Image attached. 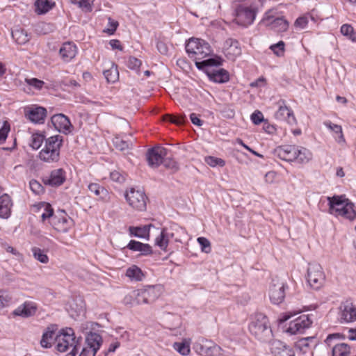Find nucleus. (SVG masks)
Instances as JSON below:
<instances>
[{"mask_svg":"<svg viewBox=\"0 0 356 356\" xmlns=\"http://www.w3.org/2000/svg\"><path fill=\"white\" fill-rule=\"evenodd\" d=\"M186 51L189 57L194 59L196 67L200 70H206L209 67L221 64L218 58L204 59L211 55L212 51L209 43L202 39H190L186 44Z\"/></svg>","mask_w":356,"mask_h":356,"instance_id":"obj_1","label":"nucleus"},{"mask_svg":"<svg viewBox=\"0 0 356 356\" xmlns=\"http://www.w3.org/2000/svg\"><path fill=\"white\" fill-rule=\"evenodd\" d=\"M81 341L82 337H76L72 328L65 327L59 330L55 348L60 353L70 350L66 356H76L80 348Z\"/></svg>","mask_w":356,"mask_h":356,"instance_id":"obj_2","label":"nucleus"},{"mask_svg":"<svg viewBox=\"0 0 356 356\" xmlns=\"http://www.w3.org/2000/svg\"><path fill=\"white\" fill-rule=\"evenodd\" d=\"M329 205V213L336 216H342L350 220L356 218V211L353 204L344 195L327 197Z\"/></svg>","mask_w":356,"mask_h":356,"instance_id":"obj_3","label":"nucleus"},{"mask_svg":"<svg viewBox=\"0 0 356 356\" xmlns=\"http://www.w3.org/2000/svg\"><path fill=\"white\" fill-rule=\"evenodd\" d=\"M250 333L259 341L269 342L273 337V332L268 318L263 314H257L249 325Z\"/></svg>","mask_w":356,"mask_h":356,"instance_id":"obj_4","label":"nucleus"},{"mask_svg":"<svg viewBox=\"0 0 356 356\" xmlns=\"http://www.w3.org/2000/svg\"><path fill=\"white\" fill-rule=\"evenodd\" d=\"M62 143L63 137L59 135L46 139L44 147L39 153L40 160L47 163L57 162L59 160Z\"/></svg>","mask_w":356,"mask_h":356,"instance_id":"obj_5","label":"nucleus"},{"mask_svg":"<svg viewBox=\"0 0 356 356\" xmlns=\"http://www.w3.org/2000/svg\"><path fill=\"white\" fill-rule=\"evenodd\" d=\"M160 286H147L145 288L138 289L134 292L137 304H151L161 295Z\"/></svg>","mask_w":356,"mask_h":356,"instance_id":"obj_6","label":"nucleus"},{"mask_svg":"<svg viewBox=\"0 0 356 356\" xmlns=\"http://www.w3.org/2000/svg\"><path fill=\"white\" fill-rule=\"evenodd\" d=\"M325 275L321 266L318 264H310L307 268V280L314 289H319L323 284Z\"/></svg>","mask_w":356,"mask_h":356,"instance_id":"obj_7","label":"nucleus"},{"mask_svg":"<svg viewBox=\"0 0 356 356\" xmlns=\"http://www.w3.org/2000/svg\"><path fill=\"white\" fill-rule=\"evenodd\" d=\"M125 199L133 209L139 211L146 209L147 196L143 191L131 188L125 193Z\"/></svg>","mask_w":356,"mask_h":356,"instance_id":"obj_8","label":"nucleus"},{"mask_svg":"<svg viewBox=\"0 0 356 356\" xmlns=\"http://www.w3.org/2000/svg\"><path fill=\"white\" fill-rule=\"evenodd\" d=\"M102 343L101 335L95 332H90L86 338L85 346L79 356H95Z\"/></svg>","mask_w":356,"mask_h":356,"instance_id":"obj_9","label":"nucleus"},{"mask_svg":"<svg viewBox=\"0 0 356 356\" xmlns=\"http://www.w3.org/2000/svg\"><path fill=\"white\" fill-rule=\"evenodd\" d=\"M193 349L202 356H219L220 347L211 341L200 339L193 345Z\"/></svg>","mask_w":356,"mask_h":356,"instance_id":"obj_10","label":"nucleus"},{"mask_svg":"<svg viewBox=\"0 0 356 356\" xmlns=\"http://www.w3.org/2000/svg\"><path fill=\"white\" fill-rule=\"evenodd\" d=\"M340 337V334L338 333L329 334L325 340V343L328 346H332V356H349L350 353L349 345L345 343H334V341L339 339Z\"/></svg>","mask_w":356,"mask_h":356,"instance_id":"obj_11","label":"nucleus"},{"mask_svg":"<svg viewBox=\"0 0 356 356\" xmlns=\"http://www.w3.org/2000/svg\"><path fill=\"white\" fill-rule=\"evenodd\" d=\"M312 320L309 315L302 314L289 323L286 332L291 334H301L310 327Z\"/></svg>","mask_w":356,"mask_h":356,"instance_id":"obj_12","label":"nucleus"},{"mask_svg":"<svg viewBox=\"0 0 356 356\" xmlns=\"http://www.w3.org/2000/svg\"><path fill=\"white\" fill-rule=\"evenodd\" d=\"M254 8L239 6L236 9V22L243 26H248L253 23L256 17Z\"/></svg>","mask_w":356,"mask_h":356,"instance_id":"obj_13","label":"nucleus"},{"mask_svg":"<svg viewBox=\"0 0 356 356\" xmlns=\"http://www.w3.org/2000/svg\"><path fill=\"white\" fill-rule=\"evenodd\" d=\"M278 110L275 113V117L280 121H286L289 124H296V119L293 115V111L286 105L284 99H280L277 102Z\"/></svg>","mask_w":356,"mask_h":356,"instance_id":"obj_14","label":"nucleus"},{"mask_svg":"<svg viewBox=\"0 0 356 356\" xmlns=\"http://www.w3.org/2000/svg\"><path fill=\"white\" fill-rule=\"evenodd\" d=\"M178 229L179 227L177 225L163 228L155 239V244L162 250L166 251L170 240L175 237V232Z\"/></svg>","mask_w":356,"mask_h":356,"instance_id":"obj_15","label":"nucleus"},{"mask_svg":"<svg viewBox=\"0 0 356 356\" xmlns=\"http://www.w3.org/2000/svg\"><path fill=\"white\" fill-rule=\"evenodd\" d=\"M273 10H268L266 13L265 17L263 19V22L266 26H270V28L277 32H284L288 29L289 23L283 17H276L275 19L273 15Z\"/></svg>","mask_w":356,"mask_h":356,"instance_id":"obj_16","label":"nucleus"},{"mask_svg":"<svg viewBox=\"0 0 356 356\" xmlns=\"http://www.w3.org/2000/svg\"><path fill=\"white\" fill-rule=\"evenodd\" d=\"M166 156V149L161 147H154L149 149L146 156L148 165L151 168H158Z\"/></svg>","mask_w":356,"mask_h":356,"instance_id":"obj_17","label":"nucleus"},{"mask_svg":"<svg viewBox=\"0 0 356 356\" xmlns=\"http://www.w3.org/2000/svg\"><path fill=\"white\" fill-rule=\"evenodd\" d=\"M269 297L273 304L279 305L282 302L285 297V284L278 280H273Z\"/></svg>","mask_w":356,"mask_h":356,"instance_id":"obj_18","label":"nucleus"},{"mask_svg":"<svg viewBox=\"0 0 356 356\" xmlns=\"http://www.w3.org/2000/svg\"><path fill=\"white\" fill-rule=\"evenodd\" d=\"M54 128L59 132L67 134L70 133L72 126L69 118L62 113L54 115L51 118Z\"/></svg>","mask_w":356,"mask_h":356,"instance_id":"obj_19","label":"nucleus"},{"mask_svg":"<svg viewBox=\"0 0 356 356\" xmlns=\"http://www.w3.org/2000/svg\"><path fill=\"white\" fill-rule=\"evenodd\" d=\"M339 319L341 323H350L356 320V306L348 301L340 306Z\"/></svg>","mask_w":356,"mask_h":356,"instance_id":"obj_20","label":"nucleus"},{"mask_svg":"<svg viewBox=\"0 0 356 356\" xmlns=\"http://www.w3.org/2000/svg\"><path fill=\"white\" fill-rule=\"evenodd\" d=\"M47 115V110L42 106H32L25 108V116L35 124H42Z\"/></svg>","mask_w":356,"mask_h":356,"instance_id":"obj_21","label":"nucleus"},{"mask_svg":"<svg viewBox=\"0 0 356 356\" xmlns=\"http://www.w3.org/2000/svg\"><path fill=\"white\" fill-rule=\"evenodd\" d=\"M57 330L58 327L55 325H51L47 327L40 340L42 347L49 348L53 343L56 344L57 337L59 334V331L57 332Z\"/></svg>","mask_w":356,"mask_h":356,"instance_id":"obj_22","label":"nucleus"},{"mask_svg":"<svg viewBox=\"0 0 356 356\" xmlns=\"http://www.w3.org/2000/svg\"><path fill=\"white\" fill-rule=\"evenodd\" d=\"M223 51L226 57L230 60H234L236 57L241 54L239 42L232 38H229L225 40L223 45Z\"/></svg>","mask_w":356,"mask_h":356,"instance_id":"obj_23","label":"nucleus"},{"mask_svg":"<svg viewBox=\"0 0 356 356\" xmlns=\"http://www.w3.org/2000/svg\"><path fill=\"white\" fill-rule=\"evenodd\" d=\"M38 309V305L32 301H26L19 305L15 311L14 314L24 318H29L33 316Z\"/></svg>","mask_w":356,"mask_h":356,"instance_id":"obj_24","label":"nucleus"},{"mask_svg":"<svg viewBox=\"0 0 356 356\" xmlns=\"http://www.w3.org/2000/svg\"><path fill=\"white\" fill-rule=\"evenodd\" d=\"M65 180V172L62 169L54 170L50 175L43 179L44 184L51 186H60Z\"/></svg>","mask_w":356,"mask_h":356,"instance_id":"obj_25","label":"nucleus"},{"mask_svg":"<svg viewBox=\"0 0 356 356\" xmlns=\"http://www.w3.org/2000/svg\"><path fill=\"white\" fill-rule=\"evenodd\" d=\"M270 350L275 356H295L293 350L279 340L271 342Z\"/></svg>","mask_w":356,"mask_h":356,"instance_id":"obj_26","label":"nucleus"},{"mask_svg":"<svg viewBox=\"0 0 356 356\" xmlns=\"http://www.w3.org/2000/svg\"><path fill=\"white\" fill-rule=\"evenodd\" d=\"M296 147L295 145H283L275 149V154L282 160L292 162L296 159Z\"/></svg>","mask_w":356,"mask_h":356,"instance_id":"obj_27","label":"nucleus"},{"mask_svg":"<svg viewBox=\"0 0 356 356\" xmlns=\"http://www.w3.org/2000/svg\"><path fill=\"white\" fill-rule=\"evenodd\" d=\"M72 220L63 211L60 216H54L52 223L55 229L61 232H66L72 225Z\"/></svg>","mask_w":356,"mask_h":356,"instance_id":"obj_28","label":"nucleus"},{"mask_svg":"<svg viewBox=\"0 0 356 356\" xmlns=\"http://www.w3.org/2000/svg\"><path fill=\"white\" fill-rule=\"evenodd\" d=\"M77 54L76 46L72 42H65L59 50L60 58L64 62H69L73 59Z\"/></svg>","mask_w":356,"mask_h":356,"instance_id":"obj_29","label":"nucleus"},{"mask_svg":"<svg viewBox=\"0 0 356 356\" xmlns=\"http://www.w3.org/2000/svg\"><path fill=\"white\" fill-rule=\"evenodd\" d=\"M13 207L12 199L8 194L5 193L0 196V218L7 219L11 214Z\"/></svg>","mask_w":356,"mask_h":356,"instance_id":"obj_30","label":"nucleus"},{"mask_svg":"<svg viewBox=\"0 0 356 356\" xmlns=\"http://www.w3.org/2000/svg\"><path fill=\"white\" fill-rule=\"evenodd\" d=\"M127 248L133 251L140 252L143 255H149L152 254V247L149 244L143 243L134 240H131Z\"/></svg>","mask_w":356,"mask_h":356,"instance_id":"obj_31","label":"nucleus"},{"mask_svg":"<svg viewBox=\"0 0 356 356\" xmlns=\"http://www.w3.org/2000/svg\"><path fill=\"white\" fill-rule=\"evenodd\" d=\"M88 190L94 193L96 196L104 202H108L110 200L108 191L104 187L101 186L97 183H90L88 186Z\"/></svg>","mask_w":356,"mask_h":356,"instance_id":"obj_32","label":"nucleus"},{"mask_svg":"<svg viewBox=\"0 0 356 356\" xmlns=\"http://www.w3.org/2000/svg\"><path fill=\"white\" fill-rule=\"evenodd\" d=\"M151 227H152V225H144L143 227L131 226L129 227V231L131 236L149 240Z\"/></svg>","mask_w":356,"mask_h":356,"instance_id":"obj_33","label":"nucleus"},{"mask_svg":"<svg viewBox=\"0 0 356 356\" xmlns=\"http://www.w3.org/2000/svg\"><path fill=\"white\" fill-rule=\"evenodd\" d=\"M296 159L294 161L298 163H306L312 159V153L305 147H296Z\"/></svg>","mask_w":356,"mask_h":356,"instance_id":"obj_34","label":"nucleus"},{"mask_svg":"<svg viewBox=\"0 0 356 356\" xmlns=\"http://www.w3.org/2000/svg\"><path fill=\"white\" fill-rule=\"evenodd\" d=\"M104 76L108 83H115L119 79V72L117 65L113 63H111V67L103 72Z\"/></svg>","mask_w":356,"mask_h":356,"instance_id":"obj_35","label":"nucleus"},{"mask_svg":"<svg viewBox=\"0 0 356 356\" xmlns=\"http://www.w3.org/2000/svg\"><path fill=\"white\" fill-rule=\"evenodd\" d=\"M38 210L39 212H41V218L43 222L53 217L54 210L49 203H40L38 206Z\"/></svg>","mask_w":356,"mask_h":356,"instance_id":"obj_36","label":"nucleus"},{"mask_svg":"<svg viewBox=\"0 0 356 356\" xmlns=\"http://www.w3.org/2000/svg\"><path fill=\"white\" fill-rule=\"evenodd\" d=\"M126 275L131 280L134 281H141L144 277V275L140 270L136 266H132L129 268L126 271Z\"/></svg>","mask_w":356,"mask_h":356,"instance_id":"obj_37","label":"nucleus"},{"mask_svg":"<svg viewBox=\"0 0 356 356\" xmlns=\"http://www.w3.org/2000/svg\"><path fill=\"white\" fill-rule=\"evenodd\" d=\"M326 127L331 129L336 134V140L340 143L344 141V138L342 132V128L340 125L332 123L330 121H326L324 122Z\"/></svg>","mask_w":356,"mask_h":356,"instance_id":"obj_38","label":"nucleus"},{"mask_svg":"<svg viewBox=\"0 0 356 356\" xmlns=\"http://www.w3.org/2000/svg\"><path fill=\"white\" fill-rule=\"evenodd\" d=\"M12 37L20 44H25L30 40L29 35L24 30H15L13 31Z\"/></svg>","mask_w":356,"mask_h":356,"instance_id":"obj_39","label":"nucleus"},{"mask_svg":"<svg viewBox=\"0 0 356 356\" xmlns=\"http://www.w3.org/2000/svg\"><path fill=\"white\" fill-rule=\"evenodd\" d=\"M211 78L218 83H225L229 80L228 72L223 69H220L213 72L211 76Z\"/></svg>","mask_w":356,"mask_h":356,"instance_id":"obj_40","label":"nucleus"},{"mask_svg":"<svg viewBox=\"0 0 356 356\" xmlns=\"http://www.w3.org/2000/svg\"><path fill=\"white\" fill-rule=\"evenodd\" d=\"M35 12L38 14H44L48 12L52 5L48 0H37L35 3Z\"/></svg>","mask_w":356,"mask_h":356,"instance_id":"obj_41","label":"nucleus"},{"mask_svg":"<svg viewBox=\"0 0 356 356\" xmlns=\"http://www.w3.org/2000/svg\"><path fill=\"white\" fill-rule=\"evenodd\" d=\"M113 144L116 149L120 151H124L132 147V143L124 140L120 137H115L113 138Z\"/></svg>","mask_w":356,"mask_h":356,"instance_id":"obj_42","label":"nucleus"},{"mask_svg":"<svg viewBox=\"0 0 356 356\" xmlns=\"http://www.w3.org/2000/svg\"><path fill=\"white\" fill-rule=\"evenodd\" d=\"M204 161L207 165L212 168L216 166L223 167L225 165V160L213 156H205Z\"/></svg>","mask_w":356,"mask_h":356,"instance_id":"obj_43","label":"nucleus"},{"mask_svg":"<svg viewBox=\"0 0 356 356\" xmlns=\"http://www.w3.org/2000/svg\"><path fill=\"white\" fill-rule=\"evenodd\" d=\"M44 137L43 135L40 134H34L31 136L30 146L33 149H38L41 147L44 141Z\"/></svg>","mask_w":356,"mask_h":356,"instance_id":"obj_44","label":"nucleus"},{"mask_svg":"<svg viewBox=\"0 0 356 356\" xmlns=\"http://www.w3.org/2000/svg\"><path fill=\"white\" fill-rule=\"evenodd\" d=\"M341 33L348 37L350 40L353 42H356V33H354L353 28L349 24H343L341 27Z\"/></svg>","mask_w":356,"mask_h":356,"instance_id":"obj_45","label":"nucleus"},{"mask_svg":"<svg viewBox=\"0 0 356 356\" xmlns=\"http://www.w3.org/2000/svg\"><path fill=\"white\" fill-rule=\"evenodd\" d=\"M33 257L35 259L40 261L42 264H47L49 261L47 255L44 252L43 250L38 248H33L32 249Z\"/></svg>","mask_w":356,"mask_h":356,"instance_id":"obj_46","label":"nucleus"},{"mask_svg":"<svg viewBox=\"0 0 356 356\" xmlns=\"http://www.w3.org/2000/svg\"><path fill=\"white\" fill-rule=\"evenodd\" d=\"M70 1L77 5L79 8L86 11H90L92 8V4L94 0H70Z\"/></svg>","mask_w":356,"mask_h":356,"instance_id":"obj_47","label":"nucleus"},{"mask_svg":"<svg viewBox=\"0 0 356 356\" xmlns=\"http://www.w3.org/2000/svg\"><path fill=\"white\" fill-rule=\"evenodd\" d=\"M164 120L169 121L171 123H174L176 124H182L185 122L186 120V117L185 115L181 116H175L170 114L165 115L164 117Z\"/></svg>","mask_w":356,"mask_h":356,"instance_id":"obj_48","label":"nucleus"},{"mask_svg":"<svg viewBox=\"0 0 356 356\" xmlns=\"http://www.w3.org/2000/svg\"><path fill=\"white\" fill-rule=\"evenodd\" d=\"M198 243L201 246V250L205 253H209L211 250V243L204 237H198L197 239Z\"/></svg>","mask_w":356,"mask_h":356,"instance_id":"obj_49","label":"nucleus"},{"mask_svg":"<svg viewBox=\"0 0 356 356\" xmlns=\"http://www.w3.org/2000/svg\"><path fill=\"white\" fill-rule=\"evenodd\" d=\"M162 163L166 168L170 169L173 172H176L179 170V165H178L177 163L172 159H169V158L165 159L163 157Z\"/></svg>","mask_w":356,"mask_h":356,"instance_id":"obj_50","label":"nucleus"},{"mask_svg":"<svg viewBox=\"0 0 356 356\" xmlns=\"http://www.w3.org/2000/svg\"><path fill=\"white\" fill-rule=\"evenodd\" d=\"M284 42L283 41H280L277 44H273L270 46V49L278 56H280L283 54L284 51Z\"/></svg>","mask_w":356,"mask_h":356,"instance_id":"obj_51","label":"nucleus"},{"mask_svg":"<svg viewBox=\"0 0 356 356\" xmlns=\"http://www.w3.org/2000/svg\"><path fill=\"white\" fill-rule=\"evenodd\" d=\"M297 347L302 351L304 353H306L307 352H312V349L310 348L309 344V339L305 338L301 340H300L297 344Z\"/></svg>","mask_w":356,"mask_h":356,"instance_id":"obj_52","label":"nucleus"},{"mask_svg":"<svg viewBox=\"0 0 356 356\" xmlns=\"http://www.w3.org/2000/svg\"><path fill=\"white\" fill-rule=\"evenodd\" d=\"M31 190L37 195L40 194L43 192V187L38 181L32 179L29 183Z\"/></svg>","mask_w":356,"mask_h":356,"instance_id":"obj_53","label":"nucleus"},{"mask_svg":"<svg viewBox=\"0 0 356 356\" xmlns=\"http://www.w3.org/2000/svg\"><path fill=\"white\" fill-rule=\"evenodd\" d=\"M174 347L182 355H187L190 353L189 346L184 343H175Z\"/></svg>","mask_w":356,"mask_h":356,"instance_id":"obj_54","label":"nucleus"},{"mask_svg":"<svg viewBox=\"0 0 356 356\" xmlns=\"http://www.w3.org/2000/svg\"><path fill=\"white\" fill-rule=\"evenodd\" d=\"M9 131L10 124L5 122L3 127L0 129V144L6 140Z\"/></svg>","mask_w":356,"mask_h":356,"instance_id":"obj_55","label":"nucleus"},{"mask_svg":"<svg viewBox=\"0 0 356 356\" xmlns=\"http://www.w3.org/2000/svg\"><path fill=\"white\" fill-rule=\"evenodd\" d=\"M141 64L142 63L140 60L131 56L129 58L127 62V66L131 70H138L140 67Z\"/></svg>","mask_w":356,"mask_h":356,"instance_id":"obj_56","label":"nucleus"},{"mask_svg":"<svg viewBox=\"0 0 356 356\" xmlns=\"http://www.w3.org/2000/svg\"><path fill=\"white\" fill-rule=\"evenodd\" d=\"M110 177L113 181L118 183H122L125 181L124 175L117 170L111 172L110 174Z\"/></svg>","mask_w":356,"mask_h":356,"instance_id":"obj_57","label":"nucleus"},{"mask_svg":"<svg viewBox=\"0 0 356 356\" xmlns=\"http://www.w3.org/2000/svg\"><path fill=\"white\" fill-rule=\"evenodd\" d=\"M251 120L254 124H259L261 122L264 121V115L263 113L259 111H255L251 115Z\"/></svg>","mask_w":356,"mask_h":356,"instance_id":"obj_58","label":"nucleus"},{"mask_svg":"<svg viewBox=\"0 0 356 356\" xmlns=\"http://www.w3.org/2000/svg\"><path fill=\"white\" fill-rule=\"evenodd\" d=\"M220 113L224 118H232L235 115V112L233 108L229 106H225L222 108Z\"/></svg>","mask_w":356,"mask_h":356,"instance_id":"obj_59","label":"nucleus"},{"mask_svg":"<svg viewBox=\"0 0 356 356\" xmlns=\"http://www.w3.org/2000/svg\"><path fill=\"white\" fill-rule=\"evenodd\" d=\"M26 82L29 86H33L36 89H41L44 83L43 81L39 80L35 78L26 79Z\"/></svg>","mask_w":356,"mask_h":356,"instance_id":"obj_60","label":"nucleus"},{"mask_svg":"<svg viewBox=\"0 0 356 356\" xmlns=\"http://www.w3.org/2000/svg\"><path fill=\"white\" fill-rule=\"evenodd\" d=\"M10 300V297L6 292L0 291V308L8 305Z\"/></svg>","mask_w":356,"mask_h":356,"instance_id":"obj_61","label":"nucleus"},{"mask_svg":"<svg viewBox=\"0 0 356 356\" xmlns=\"http://www.w3.org/2000/svg\"><path fill=\"white\" fill-rule=\"evenodd\" d=\"M308 23V17L302 16L298 17L295 22V26L300 29H305Z\"/></svg>","mask_w":356,"mask_h":356,"instance_id":"obj_62","label":"nucleus"},{"mask_svg":"<svg viewBox=\"0 0 356 356\" xmlns=\"http://www.w3.org/2000/svg\"><path fill=\"white\" fill-rule=\"evenodd\" d=\"M108 24L110 27L107 29L106 32L111 35L113 34L118 26V22L117 21L113 20L111 18L109 17Z\"/></svg>","mask_w":356,"mask_h":356,"instance_id":"obj_63","label":"nucleus"},{"mask_svg":"<svg viewBox=\"0 0 356 356\" xmlns=\"http://www.w3.org/2000/svg\"><path fill=\"white\" fill-rule=\"evenodd\" d=\"M156 48L161 54H162L163 55L167 54L168 48L166 44L164 43L163 42L158 41L156 43Z\"/></svg>","mask_w":356,"mask_h":356,"instance_id":"obj_64","label":"nucleus"}]
</instances>
